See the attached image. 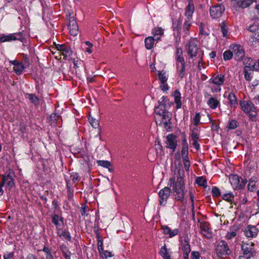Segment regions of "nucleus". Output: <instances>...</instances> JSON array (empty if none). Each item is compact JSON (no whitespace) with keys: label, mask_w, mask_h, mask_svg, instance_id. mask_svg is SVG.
Listing matches in <instances>:
<instances>
[{"label":"nucleus","mask_w":259,"mask_h":259,"mask_svg":"<svg viewBox=\"0 0 259 259\" xmlns=\"http://www.w3.org/2000/svg\"><path fill=\"white\" fill-rule=\"evenodd\" d=\"M179 176L178 177L177 182L175 183V179L170 178L169 182L173 184V190L175 193L176 199L177 201L183 202L184 201V190L185 185L183 178L180 176V170H179Z\"/></svg>","instance_id":"obj_1"},{"label":"nucleus","mask_w":259,"mask_h":259,"mask_svg":"<svg viewBox=\"0 0 259 259\" xmlns=\"http://www.w3.org/2000/svg\"><path fill=\"white\" fill-rule=\"evenodd\" d=\"M19 40L22 42H24L25 40V35H24L23 32L11 33L8 35L3 34L0 37L1 42L11 41L12 40Z\"/></svg>","instance_id":"obj_2"},{"label":"nucleus","mask_w":259,"mask_h":259,"mask_svg":"<svg viewBox=\"0 0 259 259\" xmlns=\"http://www.w3.org/2000/svg\"><path fill=\"white\" fill-rule=\"evenodd\" d=\"M215 250L218 256L220 258H226L231 253L227 243L224 241H221L218 244Z\"/></svg>","instance_id":"obj_3"},{"label":"nucleus","mask_w":259,"mask_h":259,"mask_svg":"<svg viewBox=\"0 0 259 259\" xmlns=\"http://www.w3.org/2000/svg\"><path fill=\"white\" fill-rule=\"evenodd\" d=\"M229 180L232 186L235 189L243 188L244 187L246 182L241 178L236 175L231 176L229 178Z\"/></svg>","instance_id":"obj_4"},{"label":"nucleus","mask_w":259,"mask_h":259,"mask_svg":"<svg viewBox=\"0 0 259 259\" xmlns=\"http://www.w3.org/2000/svg\"><path fill=\"white\" fill-rule=\"evenodd\" d=\"M56 49L61 52L62 58L63 59H68L70 58L72 54V51L71 48L65 44L56 45Z\"/></svg>","instance_id":"obj_5"},{"label":"nucleus","mask_w":259,"mask_h":259,"mask_svg":"<svg viewBox=\"0 0 259 259\" xmlns=\"http://www.w3.org/2000/svg\"><path fill=\"white\" fill-rule=\"evenodd\" d=\"M225 8L223 5L219 4L212 6L210 8L209 13L211 17L213 19L220 18L225 12Z\"/></svg>","instance_id":"obj_6"},{"label":"nucleus","mask_w":259,"mask_h":259,"mask_svg":"<svg viewBox=\"0 0 259 259\" xmlns=\"http://www.w3.org/2000/svg\"><path fill=\"white\" fill-rule=\"evenodd\" d=\"M230 48L232 50L235 59L237 61L242 60L245 55L243 47L239 45H232Z\"/></svg>","instance_id":"obj_7"},{"label":"nucleus","mask_w":259,"mask_h":259,"mask_svg":"<svg viewBox=\"0 0 259 259\" xmlns=\"http://www.w3.org/2000/svg\"><path fill=\"white\" fill-rule=\"evenodd\" d=\"M170 189L167 187H165L160 190L158 193L159 197V204L160 205H164L170 195Z\"/></svg>","instance_id":"obj_8"},{"label":"nucleus","mask_w":259,"mask_h":259,"mask_svg":"<svg viewBox=\"0 0 259 259\" xmlns=\"http://www.w3.org/2000/svg\"><path fill=\"white\" fill-rule=\"evenodd\" d=\"M198 48L196 45V41L194 39H191L186 45V51L188 54L191 57H193L196 56Z\"/></svg>","instance_id":"obj_9"},{"label":"nucleus","mask_w":259,"mask_h":259,"mask_svg":"<svg viewBox=\"0 0 259 259\" xmlns=\"http://www.w3.org/2000/svg\"><path fill=\"white\" fill-rule=\"evenodd\" d=\"M180 248L183 252L184 259H189V255L191 252V248L189 243V240L186 238H185L183 241H181Z\"/></svg>","instance_id":"obj_10"},{"label":"nucleus","mask_w":259,"mask_h":259,"mask_svg":"<svg viewBox=\"0 0 259 259\" xmlns=\"http://www.w3.org/2000/svg\"><path fill=\"white\" fill-rule=\"evenodd\" d=\"M240 106L242 110L246 113L255 112V107L253 103L250 101H241L240 102Z\"/></svg>","instance_id":"obj_11"},{"label":"nucleus","mask_w":259,"mask_h":259,"mask_svg":"<svg viewBox=\"0 0 259 259\" xmlns=\"http://www.w3.org/2000/svg\"><path fill=\"white\" fill-rule=\"evenodd\" d=\"M176 136L172 134H169L166 136V147L171 149L174 151L177 146V142L176 140Z\"/></svg>","instance_id":"obj_12"},{"label":"nucleus","mask_w":259,"mask_h":259,"mask_svg":"<svg viewBox=\"0 0 259 259\" xmlns=\"http://www.w3.org/2000/svg\"><path fill=\"white\" fill-rule=\"evenodd\" d=\"M233 3L234 5L236 7L245 9L249 7L253 3L256 2V0H231Z\"/></svg>","instance_id":"obj_13"},{"label":"nucleus","mask_w":259,"mask_h":259,"mask_svg":"<svg viewBox=\"0 0 259 259\" xmlns=\"http://www.w3.org/2000/svg\"><path fill=\"white\" fill-rule=\"evenodd\" d=\"M253 244H243L241 246L242 250L243 252L244 256H242V257H245L246 259L249 258L251 256L253 255V252L252 251Z\"/></svg>","instance_id":"obj_14"},{"label":"nucleus","mask_w":259,"mask_h":259,"mask_svg":"<svg viewBox=\"0 0 259 259\" xmlns=\"http://www.w3.org/2000/svg\"><path fill=\"white\" fill-rule=\"evenodd\" d=\"M244 233L247 237H255L258 233V229L254 226L249 225L244 230Z\"/></svg>","instance_id":"obj_15"},{"label":"nucleus","mask_w":259,"mask_h":259,"mask_svg":"<svg viewBox=\"0 0 259 259\" xmlns=\"http://www.w3.org/2000/svg\"><path fill=\"white\" fill-rule=\"evenodd\" d=\"M160 40V37H156V38L152 36H148L145 39V46L147 50L152 49L155 45V41Z\"/></svg>","instance_id":"obj_16"},{"label":"nucleus","mask_w":259,"mask_h":259,"mask_svg":"<svg viewBox=\"0 0 259 259\" xmlns=\"http://www.w3.org/2000/svg\"><path fill=\"white\" fill-rule=\"evenodd\" d=\"M199 226L202 235L206 238H210L211 234L207 223L205 222H202L200 223Z\"/></svg>","instance_id":"obj_17"},{"label":"nucleus","mask_w":259,"mask_h":259,"mask_svg":"<svg viewBox=\"0 0 259 259\" xmlns=\"http://www.w3.org/2000/svg\"><path fill=\"white\" fill-rule=\"evenodd\" d=\"M181 155L183 159L189 158L188 157V144L184 136L182 140V148L181 150Z\"/></svg>","instance_id":"obj_18"},{"label":"nucleus","mask_w":259,"mask_h":259,"mask_svg":"<svg viewBox=\"0 0 259 259\" xmlns=\"http://www.w3.org/2000/svg\"><path fill=\"white\" fill-rule=\"evenodd\" d=\"M199 134L197 132H195L194 130L192 131L190 135L192 144L197 150L200 149V145L197 141L199 139Z\"/></svg>","instance_id":"obj_19"},{"label":"nucleus","mask_w":259,"mask_h":259,"mask_svg":"<svg viewBox=\"0 0 259 259\" xmlns=\"http://www.w3.org/2000/svg\"><path fill=\"white\" fill-rule=\"evenodd\" d=\"M163 229V233L165 235H168L169 238H172L178 234L179 230L177 229L171 230L167 226L162 227Z\"/></svg>","instance_id":"obj_20"},{"label":"nucleus","mask_w":259,"mask_h":259,"mask_svg":"<svg viewBox=\"0 0 259 259\" xmlns=\"http://www.w3.org/2000/svg\"><path fill=\"white\" fill-rule=\"evenodd\" d=\"M1 183L3 185H6L9 189H11L14 185L13 179L10 175L4 177Z\"/></svg>","instance_id":"obj_21"},{"label":"nucleus","mask_w":259,"mask_h":259,"mask_svg":"<svg viewBox=\"0 0 259 259\" xmlns=\"http://www.w3.org/2000/svg\"><path fill=\"white\" fill-rule=\"evenodd\" d=\"M195 7L194 4H188L185 8V16L190 20L192 18L194 12Z\"/></svg>","instance_id":"obj_22"},{"label":"nucleus","mask_w":259,"mask_h":259,"mask_svg":"<svg viewBox=\"0 0 259 259\" xmlns=\"http://www.w3.org/2000/svg\"><path fill=\"white\" fill-rule=\"evenodd\" d=\"M14 65V70L18 75L20 74L23 69H24V66L21 62H19L17 61H13L11 62Z\"/></svg>","instance_id":"obj_23"},{"label":"nucleus","mask_w":259,"mask_h":259,"mask_svg":"<svg viewBox=\"0 0 259 259\" xmlns=\"http://www.w3.org/2000/svg\"><path fill=\"white\" fill-rule=\"evenodd\" d=\"M68 29L71 35L76 36L78 32V27L76 22L69 23Z\"/></svg>","instance_id":"obj_24"},{"label":"nucleus","mask_w":259,"mask_h":259,"mask_svg":"<svg viewBox=\"0 0 259 259\" xmlns=\"http://www.w3.org/2000/svg\"><path fill=\"white\" fill-rule=\"evenodd\" d=\"M177 69L179 76L182 78L186 74L185 62L177 63Z\"/></svg>","instance_id":"obj_25"},{"label":"nucleus","mask_w":259,"mask_h":259,"mask_svg":"<svg viewBox=\"0 0 259 259\" xmlns=\"http://www.w3.org/2000/svg\"><path fill=\"white\" fill-rule=\"evenodd\" d=\"M173 96L175 98V102L176 104V108L179 109L181 108L182 102L180 92L178 90H176L174 92Z\"/></svg>","instance_id":"obj_26"},{"label":"nucleus","mask_w":259,"mask_h":259,"mask_svg":"<svg viewBox=\"0 0 259 259\" xmlns=\"http://www.w3.org/2000/svg\"><path fill=\"white\" fill-rule=\"evenodd\" d=\"M159 254L163 259H172L170 256L169 250L164 245L161 247Z\"/></svg>","instance_id":"obj_27"},{"label":"nucleus","mask_w":259,"mask_h":259,"mask_svg":"<svg viewBox=\"0 0 259 259\" xmlns=\"http://www.w3.org/2000/svg\"><path fill=\"white\" fill-rule=\"evenodd\" d=\"M227 99L232 108L235 107L238 105L236 97L234 93H230L228 96Z\"/></svg>","instance_id":"obj_28"},{"label":"nucleus","mask_w":259,"mask_h":259,"mask_svg":"<svg viewBox=\"0 0 259 259\" xmlns=\"http://www.w3.org/2000/svg\"><path fill=\"white\" fill-rule=\"evenodd\" d=\"M225 80V76L222 74H218L212 78V82L217 85H221L223 84Z\"/></svg>","instance_id":"obj_29"},{"label":"nucleus","mask_w":259,"mask_h":259,"mask_svg":"<svg viewBox=\"0 0 259 259\" xmlns=\"http://www.w3.org/2000/svg\"><path fill=\"white\" fill-rule=\"evenodd\" d=\"M207 104L210 108L214 109L220 105V101L215 97H211L207 101Z\"/></svg>","instance_id":"obj_30"},{"label":"nucleus","mask_w":259,"mask_h":259,"mask_svg":"<svg viewBox=\"0 0 259 259\" xmlns=\"http://www.w3.org/2000/svg\"><path fill=\"white\" fill-rule=\"evenodd\" d=\"M57 235L60 237H64L66 240L70 241L71 240V236L69 232L63 231L61 229H57Z\"/></svg>","instance_id":"obj_31"},{"label":"nucleus","mask_w":259,"mask_h":259,"mask_svg":"<svg viewBox=\"0 0 259 259\" xmlns=\"http://www.w3.org/2000/svg\"><path fill=\"white\" fill-rule=\"evenodd\" d=\"M176 59L177 63L185 62L184 59L183 57V50L181 48H177L176 52Z\"/></svg>","instance_id":"obj_32"},{"label":"nucleus","mask_w":259,"mask_h":259,"mask_svg":"<svg viewBox=\"0 0 259 259\" xmlns=\"http://www.w3.org/2000/svg\"><path fill=\"white\" fill-rule=\"evenodd\" d=\"M244 77L247 81H250L252 78L253 70L251 67H245L244 69Z\"/></svg>","instance_id":"obj_33"},{"label":"nucleus","mask_w":259,"mask_h":259,"mask_svg":"<svg viewBox=\"0 0 259 259\" xmlns=\"http://www.w3.org/2000/svg\"><path fill=\"white\" fill-rule=\"evenodd\" d=\"M160 116L162 117V122L164 124L165 127H168L170 123V119L168 115V112L167 111H164L163 113L160 115Z\"/></svg>","instance_id":"obj_34"},{"label":"nucleus","mask_w":259,"mask_h":259,"mask_svg":"<svg viewBox=\"0 0 259 259\" xmlns=\"http://www.w3.org/2000/svg\"><path fill=\"white\" fill-rule=\"evenodd\" d=\"M158 75V78H159V80L160 81L161 83L166 82L167 79H168V74H167L166 71L162 70V71L159 72Z\"/></svg>","instance_id":"obj_35"},{"label":"nucleus","mask_w":259,"mask_h":259,"mask_svg":"<svg viewBox=\"0 0 259 259\" xmlns=\"http://www.w3.org/2000/svg\"><path fill=\"white\" fill-rule=\"evenodd\" d=\"M52 222L56 226L57 229H59V226L60 225V222L63 223V218L59 217L57 214H54L52 215Z\"/></svg>","instance_id":"obj_36"},{"label":"nucleus","mask_w":259,"mask_h":259,"mask_svg":"<svg viewBox=\"0 0 259 259\" xmlns=\"http://www.w3.org/2000/svg\"><path fill=\"white\" fill-rule=\"evenodd\" d=\"M152 34L155 38L156 37H161L163 34V29L161 27H156L152 30Z\"/></svg>","instance_id":"obj_37"},{"label":"nucleus","mask_w":259,"mask_h":259,"mask_svg":"<svg viewBox=\"0 0 259 259\" xmlns=\"http://www.w3.org/2000/svg\"><path fill=\"white\" fill-rule=\"evenodd\" d=\"M166 111L165 103H160L159 105L155 108V112L159 116Z\"/></svg>","instance_id":"obj_38"},{"label":"nucleus","mask_w":259,"mask_h":259,"mask_svg":"<svg viewBox=\"0 0 259 259\" xmlns=\"http://www.w3.org/2000/svg\"><path fill=\"white\" fill-rule=\"evenodd\" d=\"M27 98L30 101V102L33 103L34 105L39 104V99L38 97L34 94H29L27 95Z\"/></svg>","instance_id":"obj_39"},{"label":"nucleus","mask_w":259,"mask_h":259,"mask_svg":"<svg viewBox=\"0 0 259 259\" xmlns=\"http://www.w3.org/2000/svg\"><path fill=\"white\" fill-rule=\"evenodd\" d=\"M89 120L91 125L95 128H97L99 126V122L98 119L90 116Z\"/></svg>","instance_id":"obj_40"},{"label":"nucleus","mask_w":259,"mask_h":259,"mask_svg":"<svg viewBox=\"0 0 259 259\" xmlns=\"http://www.w3.org/2000/svg\"><path fill=\"white\" fill-rule=\"evenodd\" d=\"M221 31L223 33V36L224 37H227L228 36V28L226 24V23L223 22L220 24Z\"/></svg>","instance_id":"obj_41"},{"label":"nucleus","mask_w":259,"mask_h":259,"mask_svg":"<svg viewBox=\"0 0 259 259\" xmlns=\"http://www.w3.org/2000/svg\"><path fill=\"white\" fill-rule=\"evenodd\" d=\"M233 56V52L230 50L226 51L223 54V57L225 60H230Z\"/></svg>","instance_id":"obj_42"},{"label":"nucleus","mask_w":259,"mask_h":259,"mask_svg":"<svg viewBox=\"0 0 259 259\" xmlns=\"http://www.w3.org/2000/svg\"><path fill=\"white\" fill-rule=\"evenodd\" d=\"M191 26V22L189 20L186 21L183 25V30L186 35L189 34V31Z\"/></svg>","instance_id":"obj_43"},{"label":"nucleus","mask_w":259,"mask_h":259,"mask_svg":"<svg viewBox=\"0 0 259 259\" xmlns=\"http://www.w3.org/2000/svg\"><path fill=\"white\" fill-rule=\"evenodd\" d=\"M97 162L99 165L103 166L104 167L109 168V167L111 166V163L108 161L98 160Z\"/></svg>","instance_id":"obj_44"},{"label":"nucleus","mask_w":259,"mask_h":259,"mask_svg":"<svg viewBox=\"0 0 259 259\" xmlns=\"http://www.w3.org/2000/svg\"><path fill=\"white\" fill-rule=\"evenodd\" d=\"M249 41L252 44L256 41H259V31L256 32V33H252V34L250 35Z\"/></svg>","instance_id":"obj_45"},{"label":"nucleus","mask_w":259,"mask_h":259,"mask_svg":"<svg viewBox=\"0 0 259 259\" xmlns=\"http://www.w3.org/2000/svg\"><path fill=\"white\" fill-rule=\"evenodd\" d=\"M256 182L255 180L251 178L249 182L248 185V189L250 191H253L256 188Z\"/></svg>","instance_id":"obj_46"},{"label":"nucleus","mask_w":259,"mask_h":259,"mask_svg":"<svg viewBox=\"0 0 259 259\" xmlns=\"http://www.w3.org/2000/svg\"><path fill=\"white\" fill-rule=\"evenodd\" d=\"M248 30L252 33L259 31V25L257 23H254L252 25L249 26Z\"/></svg>","instance_id":"obj_47"},{"label":"nucleus","mask_w":259,"mask_h":259,"mask_svg":"<svg viewBox=\"0 0 259 259\" xmlns=\"http://www.w3.org/2000/svg\"><path fill=\"white\" fill-rule=\"evenodd\" d=\"M238 126V123L236 120H231L229 123L228 128L230 130H234L237 128Z\"/></svg>","instance_id":"obj_48"},{"label":"nucleus","mask_w":259,"mask_h":259,"mask_svg":"<svg viewBox=\"0 0 259 259\" xmlns=\"http://www.w3.org/2000/svg\"><path fill=\"white\" fill-rule=\"evenodd\" d=\"M244 64L245 65V67H251L253 65V60L251 58L246 57L244 60Z\"/></svg>","instance_id":"obj_49"},{"label":"nucleus","mask_w":259,"mask_h":259,"mask_svg":"<svg viewBox=\"0 0 259 259\" xmlns=\"http://www.w3.org/2000/svg\"><path fill=\"white\" fill-rule=\"evenodd\" d=\"M200 115L199 113H196L193 119V123L194 125L197 126L200 122Z\"/></svg>","instance_id":"obj_50"},{"label":"nucleus","mask_w":259,"mask_h":259,"mask_svg":"<svg viewBox=\"0 0 259 259\" xmlns=\"http://www.w3.org/2000/svg\"><path fill=\"white\" fill-rule=\"evenodd\" d=\"M196 183L200 186H205L206 185V181L203 177H198L196 179Z\"/></svg>","instance_id":"obj_51"},{"label":"nucleus","mask_w":259,"mask_h":259,"mask_svg":"<svg viewBox=\"0 0 259 259\" xmlns=\"http://www.w3.org/2000/svg\"><path fill=\"white\" fill-rule=\"evenodd\" d=\"M223 198L228 202H230L234 199V196L232 193H226L223 195Z\"/></svg>","instance_id":"obj_52"},{"label":"nucleus","mask_w":259,"mask_h":259,"mask_svg":"<svg viewBox=\"0 0 259 259\" xmlns=\"http://www.w3.org/2000/svg\"><path fill=\"white\" fill-rule=\"evenodd\" d=\"M52 54L54 55V57L58 60H61L62 59V56L61 54V52L57 50L56 48L54 49V51H52Z\"/></svg>","instance_id":"obj_53"},{"label":"nucleus","mask_w":259,"mask_h":259,"mask_svg":"<svg viewBox=\"0 0 259 259\" xmlns=\"http://www.w3.org/2000/svg\"><path fill=\"white\" fill-rule=\"evenodd\" d=\"M60 249L62 252L63 254V255H66L68 254H70V252L69 251L67 247L64 244H62L60 246Z\"/></svg>","instance_id":"obj_54"},{"label":"nucleus","mask_w":259,"mask_h":259,"mask_svg":"<svg viewBox=\"0 0 259 259\" xmlns=\"http://www.w3.org/2000/svg\"><path fill=\"white\" fill-rule=\"evenodd\" d=\"M183 162L186 170L188 171L189 170V168L190 166V162L189 161V159L187 158L183 159Z\"/></svg>","instance_id":"obj_55"},{"label":"nucleus","mask_w":259,"mask_h":259,"mask_svg":"<svg viewBox=\"0 0 259 259\" xmlns=\"http://www.w3.org/2000/svg\"><path fill=\"white\" fill-rule=\"evenodd\" d=\"M211 192H212V194L213 196L217 197V196H219L220 195V189L216 187H213L212 188Z\"/></svg>","instance_id":"obj_56"},{"label":"nucleus","mask_w":259,"mask_h":259,"mask_svg":"<svg viewBox=\"0 0 259 259\" xmlns=\"http://www.w3.org/2000/svg\"><path fill=\"white\" fill-rule=\"evenodd\" d=\"M204 25L202 23H200L199 24V32L202 35H208L207 32L205 30Z\"/></svg>","instance_id":"obj_57"},{"label":"nucleus","mask_w":259,"mask_h":259,"mask_svg":"<svg viewBox=\"0 0 259 259\" xmlns=\"http://www.w3.org/2000/svg\"><path fill=\"white\" fill-rule=\"evenodd\" d=\"M89 210L88 207L87 206H83L81 208V213L82 215L87 216L88 214V211Z\"/></svg>","instance_id":"obj_58"},{"label":"nucleus","mask_w":259,"mask_h":259,"mask_svg":"<svg viewBox=\"0 0 259 259\" xmlns=\"http://www.w3.org/2000/svg\"><path fill=\"white\" fill-rule=\"evenodd\" d=\"M236 236V232L232 231V232L227 233V234L226 236V239L230 240V239H231L232 238H233V237H235Z\"/></svg>","instance_id":"obj_59"},{"label":"nucleus","mask_w":259,"mask_h":259,"mask_svg":"<svg viewBox=\"0 0 259 259\" xmlns=\"http://www.w3.org/2000/svg\"><path fill=\"white\" fill-rule=\"evenodd\" d=\"M70 179L73 183L78 182L79 180V177L77 174H74L70 176Z\"/></svg>","instance_id":"obj_60"},{"label":"nucleus","mask_w":259,"mask_h":259,"mask_svg":"<svg viewBox=\"0 0 259 259\" xmlns=\"http://www.w3.org/2000/svg\"><path fill=\"white\" fill-rule=\"evenodd\" d=\"M4 259H14L13 252L6 253L4 255Z\"/></svg>","instance_id":"obj_61"},{"label":"nucleus","mask_w":259,"mask_h":259,"mask_svg":"<svg viewBox=\"0 0 259 259\" xmlns=\"http://www.w3.org/2000/svg\"><path fill=\"white\" fill-rule=\"evenodd\" d=\"M200 254L198 251H193L191 253V259H199Z\"/></svg>","instance_id":"obj_62"},{"label":"nucleus","mask_w":259,"mask_h":259,"mask_svg":"<svg viewBox=\"0 0 259 259\" xmlns=\"http://www.w3.org/2000/svg\"><path fill=\"white\" fill-rule=\"evenodd\" d=\"M161 84L160 86V89L164 92H166L168 90L169 87L166 82L165 83H161Z\"/></svg>","instance_id":"obj_63"},{"label":"nucleus","mask_w":259,"mask_h":259,"mask_svg":"<svg viewBox=\"0 0 259 259\" xmlns=\"http://www.w3.org/2000/svg\"><path fill=\"white\" fill-rule=\"evenodd\" d=\"M251 69L253 70H255L256 71L259 70V60L256 63H254L251 66Z\"/></svg>","instance_id":"obj_64"}]
</instances>
